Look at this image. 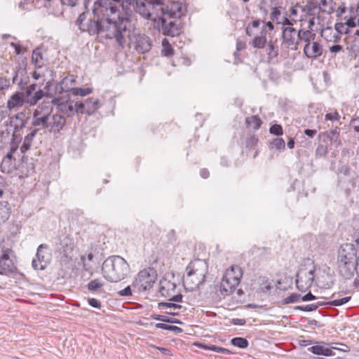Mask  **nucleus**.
<instances>
[{"mask_svg":"<svg viewBox=\"0 0 359 359\" xmlns=\"http://www.w3.org/2000/svg\"><path fill=\"white\" fill-rule=\"evenodd\" d=\"M203 347L205 350H210V351H215L217 353H224V354H231V351H229V349L222 348V347H219V346H217L215 345H210V346L204 345V346H203Z\"/></svg>","mask_w":359,"mask_h":359,"instance_id":"obj_44","label":"nucleus"},{"mask_svg":"<svg viewBox=\"0 0 359 359\" xmlns=\"http://www.w3.org/2000/svg\"><path fill=\"white\" fill-rule=\"evenodd\" d=\"M176 285L167 280L163 278L159 283V292L161 296L168 298L170 301L175 302H181L183 296L181 294H176Z\"/></svg>","mask_w":359,"mask_h":359,"instance_id":"obj_16","label":"nucleus"},{"mask_svg":"<svg viewBox=\"0 0 359 359\" xmlns=\"http://www.w3.org/2000/svg\"><path fill=\"white\" fill-rule=\"evenodd\" d=\"M39 130V128H34V129H32L30 133H29L24 138V140H25L26 142L30 143L31 144H32V141L34 138V137L36 136V133H38V131Z\"/></svg>","mask_w":359,"mask_h":359,"instance_id":"obj_53","label":"nucleus"},{"mask_svg":"<svg viewBox=\"0 0 359 359\" xmlns=\"http://www.w3.org/2000/svg\"><path fill=\"white\" fill-rule=\"evenodd\" d=\"M75 114H83L86 111V102H74Z\"/></svg>","mask_w":359,"mask_h":359,"instance_id":"obj_54","label":"nucleus"},{"mask_svg":"<svg viewBox=\"0 0 359 359\" xmlns=\"http://www.w3.org/2000/svg\"><path fill=\"white\" fill-rule=\"evenodd\" d=\"M130 271L128 262L118 255L107 257L102 265V273L109 282L118 283L123 280Z\"/></svg>","mask_w":359,"mask_h":359,"instance_id":"obj_3","label":"nucleus"},{"mask_svg":"<svg viewBox=\"0 0 359 359\" xmlns=\"http://www.w3.org/2000/svg\"><path fill=\"white\" fill-rule=\"evenodd\" d=\"M133 7L141 18L155 24L163 14L164 0H135Z\"/></svg>","mask_w":359,"mask_h":359,"instance_id":"obj_5","label":"nucleus"},{"mask_svg":"<svg viewBox=\"0 0 359 359\" xmlns=\"http://www.w3.org/2000/svg\"><path fill=\"white\" fill-rule=\"evenodd\" d=\"M155 326L156 328H159V329H162V330H165L174 331L176 333H181L182 332V328L175 326V325H168L165 323H156Z\"/></svg>","mask_w":359,"mask_h":359,"instance_id":"obj_41","label":"nucleus"},{"mask_svg":"<svg viewBox=\"0 0 359 359\" xmlns=\"http://www.w3.org/2000/svg\"><path fill=\"white\" fill-rule=\"evenodd\" d=\"M314 272L313 263L299 269L296 278V285L299 290L304 292L311 287L315 278Z\"/></svg>","mask_w":359,"mask_h":359,"instance_id":"obj_8","label":"nucleus"},{"mask_svg":"<svg viewBox=\"0 0 359 359\" xmlns=\"http://www.w3.org/2000/svg\"><path fill=\"white\" fill-rule=\"evenodd\" d=\"M88 303L90 306L95 309H100L102 306L101 302L95 298H88Z\"/></svg>","mask_w":359,"mask_h":359,"instance_id":"obj_57","label":"nucleus"},{"mask_svg":"<svg viewBox=\"0 0 359 359\" xmlns=\"http://www.w3.org/2000/svg\"><path fill=\"white\" fill-rule=\"evenodd\" d=\"M325 119L326 121H339L340 119V115L337 111H334V112L327 113L325 116Z\"/></svg>","mask_w":359,"mask_h":359,"instance_id":"obj_52","label":"nucleus"},{"mask_svg":"<svg viewBox=\"0 0 359 359\" xmlns=\"http://www.w3.org/2000/svg\"><path fill=\"white\" fill-rule=\"evenodd\" d=\"M163 49H162V54L164 56L169 57L173 54V49L170 44L164 39L162 42Z\"/></svg>","mask_w":359,"mask_h":359,"instance_id":"obj_47","label":"nucleus"},{"mask_svg":"<svg viewBox=\"0 0 359 359\" xmlns=\"http://www.w3.org/2000/svg\"><path fill=\"white\" fill-rule=\"evenodd\" d=\"M298 36L299 37V42L304 41L306 43L313 41L316 37V33L313 32L311 29H303L298 30Z\"/></svg>","mask_w":359,"mask_h":359,"instance_id":"obj_25","label":"nucleus"},{"mask_svg":"<svg viewBox=\"0 0 359 359\" xmlns=\"http://www.w3.org/2000/svg\"><path fill=\"white\" fill-rule=\"evenodd\" d=\"M331 53L337 54L343 50V46L340 44H334L329 47Z\"/></svg>","mask_w":359,"mask_h":359,"instance_id":"obj_58","label":"nucleus"},{"mask_svg":"<svg viewBox=\"0 0 359 359\" xmlns=\"http://www.w3.org/2000/svg\"><path fill=\"white\" fill-rule=\"evenodd\" d=\"M272 288L271 282L265 278L259 279V290L263 293H269Z\"/></svg>","mask_w":359,"mask_h":359,"instance_id":"obj_37","label":"nucleus"},{"mask_svg":"<svg viewBox=\"0 0 359 359\" xmlns=\"http://www.w3.org/2000/svg\"><path fill=\"white\" fill-rule=\"evenodd\" d=\"M187 6L180 1H172L166 4L164 1L163 15L168 18L180 19L187 13Z\"/></svg>","mask_w":359,"mask_h":359,"instance_id":"obj_17","label":"nucleus"},{"mask_svg":"<svg viewBox=\"0 0 359 359\" xmlns=\"http://www.w3.org/2000/svg\"><path fill=\"white\" fill-rule=\"evenodd\" d=\"M32 6H33L32 4H29V3L28 2V0H25V1H24V2L20 1V2L18 4V8H19L24 9V10L29 11V10H31V8H32Z\"/></svg>","mask_w":359,"mask_h":359,"instance_id":"obj_60","label":"nucleus"},{"mask_svg":"<svg viewBox=\"0 0 359 359\" xmlns=\"http://www.w3.org/2000/svg\"><path fill=\"white\" fill-rule=\"evenodd\" d=\"M104 285V282L101 279L95 278L88 283L87 288L92 293L100 292L102 290Z\"/></svg>","mask_w":359,"mask_h":359,"instance_id":"obj_27","label":"nucleus"},{"mask_svg":"<svg viewBox=\"0 0 359 359\" xmlns=\"http://www.w3.org/2000/svg\"><path fill=\"white\" fill-rule=\"evenodd\" d=\"M118 294L121 297H129L132 295L130 286H128L118 292Z\"/></svg>","mask_w":359,"mask_h":359,"instance_id":"obj_63","label":"nucleus"},{"mask_svg":"<svg viewBox=\"0 0 359 359\" xmlns=\"http://www.w3.org/2000/svg\"><path fill=\"white\" fill-rule=\"evenodd\" d=\"M11 126L14 128V133H18L25 127L27 123L26 114L23 112L18 113L11 117Z\"/></svg>","mask_w":359,"mask_h":359,"instance_id":"obj_22","label":"nucleus"},{"mask_svg":"<svg viewBox=\"0 0 359 359\" xmlns=\"http://www.w3.org/2000/svg\"><path fill=\"white\" fill-rule=\"evenodd\" d=\"M231 343L233 346L240 348H245L249 345L248 341L243 337H234L231 340Z\"/></svg>","mask_w":359,"mask_h":359,"instance_id":"obj_39","label":"nucleus"},{"mask_svg":"<svg viewBox=\"0 0 359 359\" xmlns=\"http://www.w3.org/2000/svg\"><path fill=\"white\" fill-rule=\"evenodd\" d=\"M267 43L266 30L262 28L259 34H257L252 39L251 44L255 48H263Z\"/></svg>","mask_w":359,"mask_h":359,"instance_id":"obj_23","label":"nucleus"},{"mask_svg":"<svg viewBox=\"0 0 359 359\" xmlns=\"http://www.w3.org/2000/svg\"><path fill=\"white\" fill-rule=\"evenodd\" d=\"M18 86L21 90L24 91L21 92L24 96V100L26 104H29L30 107L36 105L38 102L44 97V92L43 90L36 89L37 86L36 83H32L28 86H25V83L20 79V82L18 83Z\"/></svg>","mask_w":359,"mask_h":359,"instance_id":"obj_12","label":"nucleus"},{"mask_svg":"<svg viewBox=\"0 0 359 359\" xmlns=\"http://www.w3.org/2000/svg\"><path fill=\"white\" fill-rule=\"evenodd\" d=\"M296 6H299V4H297ZM299 7L302 12L306 13V14L309 16L314 15V11L318 8V3L312 0L309 1L305 6H299Z\"/></svg>","mask_w":359,"mask_h":359,"instance_id":"obj_30","label":"nucleus"},{"mask_svg":"<svg viewBox=\"0 0 359 359\" xmlns=\"http://www.w3.org/2000/svg\"><path fill=\"white\" fill-rule=\"evenodd\" d=\"M323 46L317 41L306 43L304 47V53L308 58H317L323 54Z\"/></svg>","mask_w":359,"mask_h":359,"instance_id":"obj_18","label":"nucleus"},{"mask_svg":"<svg viewBox=\"0 0 359 359\" xmlns=\"http://www.w3.org/2000/svg\"><path fill=\"white\" fill-rule=\"evenodd\" d=\"M346 11V7L344 3H342L337 9V17H341L343 14H344Z\"/></svg>","mask_w":359,"mask_h":359,"instance_id":"obj_64","label":"nucleus"},{"mask_svg":"<svg viewBox=\"0 0 359 359\" xmlns=\"http://www.w3.org/2000/svg\"><path fill=\"white\" fill-rule=\"evenodd\" d=\"M346 49L349 53L355 56L359 55V38L354 37L353 40L348 41L346 43Z\"/></svg>","mask_w":359,"mask_h":359,"instance_id":"obj_32","label":"nucleus"},{"mask_svg":"<svg viewBox=\"0 0 359 359\" xmlns=\"http://www.w3.org/2000/svg\"><path fill=\"white\" fill-rule=\"evenodd\" d=\"M356 250L353 244L345 243L341 245L337 262L341 274L346 278L352 277L355 267Z\"/></svg>","mask_w":359,"mask_h":359,"instance_id":"obj_6","label":"nucleus"},{"mask_svg":"<svg viewBox=\"0 0 359 359\" xmlns=\"http://www.w3.org/2000/svg\"><path fill=\"white\" fill-rule=\"evenodd\" d=\"M159 307L162 308H170L174 309H181L182 306L175 303L170 302H160L158 304Z\"/></svg>","mask_w":359,"mask_h":359,"instance_id":"obj_55","label":"nucleus"},{"mask_svg":"<svg viewBox=\"0 0 359 359\" xmlns=\"http://www.w3.org/2000/svg\"><path fill=\"white\" fill-rule=\"evenodd\" d=\"M275 43V42L270 41L266 47V52L269 60L277 57L278 55V47Z\"/></svg>","mask_w":359,"mask_h":359,"instance_id":"obj_36","label":"nucleus"},{"mask_svg":"<svg viewBox=\"0 0 359 359\" xmlns=\"http://www.w3.org/2000/svg\"><path fill=\"white\" fill-rule=\"evenodd\" d=\"M356 15H351L348 19L344 22L348 28L349 27H355L356 26L355 22Z\"/></svg>","mask_w":359,"mask_h":359,"instance_id":"obj_59","label":"nucleus"},{"mask_svg":"<svg viewBox=\"0 0 359 359\" xmlns=\"http://www.w3.org/2000/svg\"><path fill=\"white\" fill-rule=\"evenodd\" d=\"M156 273L153 268H147L140 271L133 281V286L140 292L150 289L156 279Z\"/></svg>","mask_w":359,"mask_h":359,"instance_id":"obj_10","label":"nucleus"},{"mask_svg":"<svg viewBox=\"0 0 359 359\" xmlns=\"http://www.w3.org/2000/svg\"><path fill=\"white\" fill-rule=\"evenodd\" d=\"M92 93V89L90 88H74L71 93L74 96H86Z\"/></svg>","mask_w":359,"mask_h":359,"instance_id":"obj_42","label":"nucleus"},{"mask_svg":"<svg viewBox=\"0 0 359 359\" xmlns=\"http://www.w3.org/2000/svg\"><path fill=\"white\" fill-rule=\"evenodd\" d=\"M208 266L205 260L195 259L186 268L187 276L184 277L183 284L189 291H194L202 285L208 273Z\"/></svg>","mask_w":359,"mask_h":359,"instance_id":"obj_4","label":"nucleus"},{"mask_svg":"<svg viewBox=\"0 0 359 359\" xmlns=\"http://www.w3.org/2000/svg\"><path fill=\"white\" fill-rule=\"evenodd\" d=\"M327 138L330 139L331 142H337L339 136V129L338 127L330 130L325 133Z\"/></svg>","mask_w":359,"mask_h":359,"instance_id":"obj_48","label":"nucleus"},{"mask_svg":"<svg viewBox=\"0 0 359 359\" xmlns=\"http://www.w3.org/2000/svg\"><path fill=\"white\" fill-rule=\"evenodd\" d=\"M334 29L339 34H348L349 29L347 27L344 22H337L334 25Z\"/></svg>","mask_w":359,"mask_h":359,"instance_id":"obj_50","label":"nucleus"},{"mask_svg":"<svg viewBox=\"0 0 359 359\" xmlns=\"http://www.w3.org/2000/svg\"><path fill=\"white\" fill-rule=\"evenodd\" d=\"M243 271L238 266H232L228 269L220 283V292L225 296L231 295L239 285Z\"/></svg>","mask_w":359,"mask_h":359,"instance_id":"obj_7","label":"nucleus"},{"mask_svg":"<svg viewBox=\"0 0 359 359\" xmlns=\"http://www.w3.org/2000/svg\"><path fill=\"white\" fill-rule=\"evenodd\" d=\"M26 103L24 100V96L21 92H15L13 93L7 101V107L10 110H17Z\"/></svg>","mask_w":359,"mask_h":359,"instance_id":"obj_21","label":"nucleus"},{"mask_svg":"<svg viewBox=\"0 0 359 359\" xmlns=\"http://www.w3.org/2000/svg\"><path fill=\"white\" fill-rule=\"evenodd\" d=\"M128 39L130 43L135 46V49L142 53L149 51L151 48V41L149 37L138 30H133L131 32L129 29V35L125 38L124 43L118 45L124 47Z\"/></svg>","mask_w":359,"mask_h":359,"instance_id":"obj_9","label":"nucleus"},{"mask_svg":"<svg viewBox=\"0 0 359 359\" xmlns=\"http://www.w3.org/2000/svg\"><path fill=\"white\" fill-rule=\"evenodd\" d=\"M279 24L282 25H283L282 27H292L293 26V23L287 16L282 17V19L280 20Z\"/></svg>","mask_w":359,"mask_h":359,"instance_id":"obj_62","label":"nucleus"},{"mask_svg":"<svg viewBox=\"0 0 359 359\" xmlns=\"http://www.w3.org/2000/svg\"><path fill=\"white\" fill-rule=\"evenodd\" d=\"M65 102L60 97H54L51 101H43L34 110L32 124L34 127L48 129L54 133H60L65 127L66 118L61 114H52L53 105L62 109Z\"/></svg>","mask_w":359,"mask_h":359,"instance_id":"obj_2","label":"nucleus"},{"mask_svg":"<svg viewBox=\"0 0 359 359\" xmlns=\"http://www.w3.org/2000/svg\"><path fill=\"white\" fill-rule=\"evenodd\" d=\"M334 1L333 0H330L327 1V0H321L320 4H318V15H317V18H320V13H326L327 14H332L334 12V8L333 6Z\"/></svg>","mask_w":359,"mask_h":359,"instance_id":"obj_24","label":"nucleus"},{"mask_svg":"<svg viewBox=\"0 0 359 359\" xmlns=\"http://www.w3.org/2000/svg\"><path fill=\"white\" fill-rule=\"evenodd\" d=\"M0 257V275L8 276L17 271L15 262L11 258L13 251L8 248H3Z\"/></svg>","mask_w":359,"mask_h":359,"instance_id":"obj_14","label":"nucleus"},{"mask_svg":"<svg viewBox=\"0 0 359 359\" xmlns=\"http://www.w3.org/2000/svg\"><path fill=\"white\" fill-rule=\"evenodd\" d=\"M316 152L318 156H325L328 152L327 147V146L320 144L318 146Z\"/></svg>","mask_w":359,"mask_h":359,"instance_id":"obj_56","label":"nucleus"},{"mask_svg":"<svg viewBox=\"0 0 359 359\" xmlns=\"http://www.w3.org/2000/svg\"><path fill=\"white\" fill-rule=\"evenodd\" d=\"M32 60V63L37 68H41L45 65L43 55L39 48H36L33 50Z\"/></svg>","mask_w":359,"mask_h":359,"instance_id":"obj_29","label":"nucleus"},{"mask_svg":"<svg viewBox=\"0 0 359 359\" xmlns=\"http://www.w3.org/2000/svg\"><path fill=\"white\" fill-rule=\"evenodd\" d=\"M151 318L154 320L164 323H168L172 324H182V323L180 320L164 315L153 314L151 316Z\"/></svg>","mask_w":359,"mask_h":359,"instance_id":"obj_34","label":"nucleus"},{"mask_svg":"<svg viewBox=\"0 0 359 359\" xmlns=\"http://www.w3.org/2000/svg\"><path fill=\"white\" fill-rule=\"evenodd\" d=\"M134 0H85L87 12L76 21L79 29L91 36H101L124 43L129 35L130 20L121 15L120 8L127 13Z\"/></svg>","mask_w":359,"mask_h":359,"instance_id":"obj_1","label":"nucleus"},{"mask_svg":"<svg viewBox=\"0 0 359 359\" xmlns=\"http://www.w3.org/2000/svg\"><path fill=\"white\" fill-rule=\"evenodd\" d=\"M350 125L356 133H359V117L353 118L351 120Z\"/></svg>","mask_w":359,"mask_h":359,"instance_id":"obj_61","label":"nucleus"},{"mask_svg":"<svg viewBox=\"0 0 359 359\" xmlns=\"http://www.w3.org/2000/svg\"><path fill=\"white\" fill-rule=\"evenodd\" d=\"M174 18H168V17L161 15L156 23L154 27L164 35L169 36H175L181 32V24Z\"/></svg>","mask_w":359,"mask_h":359,"instance_id":"obj_11","label":"nucleus"},{"mask_svg":"<svg viewBox=\"0 0 359 359\" xmlns=\"http://www.w3.org/2000/svg\"><path fill=\"white\" fill-rule=\"evenodd\" d=\"M308 350L312 353L318 355L331 356L334 354L332 349L320 345L313 346L309 348Z\"/></svg>","mask_w":359,"mask_h":359,"instance_id":"obj_26","label":"nucleus"},{"mask_svg":"<svg viewBox=\"0 0 359 359\" xmlns=\"http://www.w3.org/2000/svg\"><path fill=\"white\" fill-rule=\"evenodd\" d=\"M301 297H302L301 294H297V293H292L290 295H289L288 297H287L283 299V304H288L299 302L300 300H302Z\"/></svg>","mask_w":359,"mask_h":359,"instance_id":"obj_45","label":"nucleus"},{"mask_svg":"<svg viewBox=\"0 0 359 359\" xmlns=\"http://www.w3.org/2000/svg\"><path fill=\"white\" fill-rule=\"evenodd\" d=\"M34 163L33 158L23 157L19 164L18 170L22 177H28L34 172Z\"/></svg>","mask_w":359,"mask_h":359,"instance_id":"obj_20","label":"nucleus"},{"mask_svg":"<svg viewBox=\"0 0 359 359\" xmlns=\"http://www.w3.org/2000/svg\"><path fill=\"white\" fill-rule=\"evenodd\" d=\"M76 79L73 74H69L57 85L56 92L59 94L62 93H71L74 88Z\"/></svg>","mask_w":359,"mask_h":359,"instance_id":"obj_19","label":"nucleus"},{"mask_svg":"<svg viewBox=\"0 0 359 359\" xmlns=\"http://www.w3.org/2000/svg\"><path fill=\"white\" fill-rule=\"evenodd\" d=\"M335 296H336V294H333L332 296L331 297V298H332L333 299L331 301L327 302V303L325 304L327 306H342V305L348 303L351 299V296L344 297L342 298L334 299Z\"/></svg>","mask_w":359,"mask_h":359,"instance_id":"obj_31","label":"nucleus"},{"mask_svg":"<svg viewBox=\"0 0 359 359\" xmlns=\"http://www.w3.org/2000/svg\"><path fill=\"white\" fill-rule=\"evenodd\" d=\"M323 304L324 303H313L305 306H297L294 307V309L306 312H310L317 310L320 306H323Z\"/></svg>","mask_w":359,"mask_h":359,"instance_id":"obj_38","label":"nucleus"},{"mask_svg":"<svg viewBox=\"0 0 359 359\" xmlns=\"http://www.w3.org/2000/svg\"><path fill=\"white\" fill-rule=\"evenodd\" d=\"M51 260V252L48 245L41 244L33 259L32 266L35 270H44Z\"/></svg>","mask_w":359,"mask_h":359,"instance_id":"obj_15","label":"nucleus"},{"mask_svg":"<svg viewBox=\"0 0 359 359\" xmlns=\"http://www.w3.org/2000/svg\"><path fill=\"white\" fill-rule=\"evenodd\" d=\"M245 123L248 127H250L254 130H258L262 122L257 116H252L246 118Z\"/></svg>","mask_w":359,"mask_h":359,"instance_id":"obj_35","label":"nucleus"},{"mask_svg":"<svg viewBox=\"0 0 359 359\" xmlns=\"http://www.w3.org/2000/svg\"><path fill=\"white\" fill-rule=\"evenodd\" d=\"M269 132L272 135L280 136L283 135V130L280 124H273L270 127Z\"/></svg>","mask_w":359,"mask_h":359,"instance_id":"obj_51","label":"nucleus"},{"mask_svg":"<svg viewBox=\"0 0 359 359\" xmlns=\"http://www.w3.org/2000/svg\"><path fill=\"white\" fill-rule=\"evenodd\" d=\"M1 171L4 173H9L12 169V160L2 158L0 164Z\"/></svg>","mask_w":359,"mask_h":359,"instance_id":"obj_43","label":"nucleus"},{"mask_svg":"<svg viewBox=\"0 0 359 359\" xmlns=\"http://www.w3.org/2000/svg\"><path fill=\"white\" fill-rule=\"evenodd\" d=\"M334 30L331 27H327L322 29L320 32L321 36L326 41H331L332 36L334 34Z\"/></svg>","mask_w":359,"mask_h":359,"instance_id":"obj_46","label":"nucleus"},{"mask_svg":"<svg viewBox=\"0 0 359 359\" xmlns=\"http://www.w3.org/2000/svg\"><path fill=\"white\" fill-rule=\"evenodd\" d=\"M65 114L67 116L72 117L75 114L74 101L67 100L62 105V109L60 110Z\"/></svg>","mask_w":359,"mask_h":359,"instance_id":"obj_33","label":"nucleus"},{"mask_svg":"<svg viewBox=\"0 0 359 359\" xmlns=\"http://www.w3.org/2000/svg\"><path fill=\"white\" fill-rule=\"evenodd\" d=\"M99 108V100L89 98L86 100L85 113L91 115Z\"/></svg>","mask_w":359,"mask_h":359,"instance_id":"obj_28","label":"nucleus"},{"mask_svg":"<svg viewBox=\"0 0 359 359\" xmlns=\"http://www.w3.org/2000/svg\"><path fill=\"white\" fill-rule=\"evenodd\" d=\"M280 9V7H274L271 9L270 13L271 20L275 22L276 24L280 23V21L282 19Z\"/></svg>","mask_w":359,"mask_h":359,"instance_id":"obj_40","label":"nucleus"},{"mask_svg":"<svg viewBox=\"0 0 359 359\" xmlns=\"http://www.w3.org/2000/svg\"><path fill=\"white\" fill-rule=\"evenodd\" d=\"M271 145L273 148L278 151H283L285 147V142L283 138H275L273 141L271 142Z\"/></svg>","mask_w":359,"mask_h":359,"instance_id":"obj_49","label":"nucleus"},{"mask_svg":"<svg viewBox=\"0 0 359 359\" xmlns=\"http://www.w3.org/2000/svg\"><path fill=\"white\" fill-rule=\"evenodd\" d=\"M281 31V44L283 47L291 50H297L299 45L298 30L293 27H282Z\"/></svg>","mask_w":359,"mask_h":359,"instance_id":"obj_13","label":"nucleus"}]
</instances>
